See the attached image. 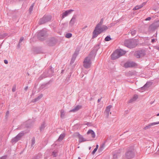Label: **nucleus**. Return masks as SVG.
Listing matches in <instances>:
<instances>
[{
  "mask_svg": "<svg viewBox=\"0 0 159 159\" xmlns=\"http://www.w3.org/2000/svg\"><path fill=\"white\" fill-rule=\"evenodd\" d=\"M157 116H159V113H158V114H157Z\"/></svg>",
  "mask_w": 159,
  "mask_h": 159,
  "instance_id": "nucleus-59",
  "label": "nucleus"
},
{
  "mask_svg": "<svg viewBox=\"0 0 159 159\" xmlns=\"http://www.w3.org/2000/svg\"><path fill=\"white\" fill-rule=\"evenodd\" d=\"M65 136V134L63 133L61 134L59 137L58 139V140L59 141H61L63 139Z\"/></svg>",
  "mask_w": 159,
  "mask_h": 159,
  "instance_id": "nucleus-27",
  "label": "nucleus"
},
{
  "mask_svg": "<svg viewBox=\"0 0 159 159\" xmlns=\"http://www.w3.org/2000/svg\"><path fill=\"white\" fill-rule=\"evenodd\" d=\"M24 40V38L23 37H21L20 38V40H19V43H20Z\"/></svg>",
  "mask_w": 159,
  "mask_h": 159,
  "instance_id": "nucleus-43",
  "label": "nucleus"
},
{
  "mask_svg": "<svg viewBox=\"0 0 159 159\" xmlns=\"http://www.w3.org/2000/svg\"><path fill=\"white\" fill-rule=\"evenodd\" d=\"M65 112L63 110H61L60 111V116L62 118H63L65 116Z\"/></svg>",
  "mask_w": 159,
  "mask_h": 159,
  "instance_id": "nucleus-26",
  "label": "nucleus"
},
{
  "mask_svg": "<svg viewBox=\"0 0 159 159\" xmlns=\"http://www.w3.org/2000/svg\"><path fill=\"white\" fill-rule=\"evenodd\" d=\"M56 40L54 38H52L48 39L47 41V43L50 46H53L56 43Z\"/></svg>",
  "mask_w": 159,
  "mask_h": 159,
  "instance_id": "nucleus-12",
  "label": "nucleus"
},
{
  "mask_svg": "<svg viewBox=\"0 0 159 159\" xmlns=\"http://www.w3.org/2000/svg\"><path fill=\"white\" fill-rule=\"evenodd\" d=\"M7 157V156H4L1 157V159H6Z\"/></svg>",
  "mask_w": 159,
  "mask_h": 159,
  "instance_id": "nucleus-45",
  "label": "nucleus"
},
{
  "mask_svg": "<svg viewBox=\"0 0 159 159\" xmlns=\"http://www.w3.org/2000/svg\"><path fill=\"white\" fill-rule=\"evenodd\" d=\"M9 111H7L6 113V116H8V115L9 114Z\"/></svg>",
  "mask_w": 159,
  "mask_h": 159,
  "instance_id": "nucleus-49",
  "label": "nucleus"
},
{
  "mask_svg": "<svg viewBox=\"0 0 159 159\" xmlns=\"http://www.w3.org/2000/svg\"><path fill=\"white\" fill-rule=\"evenodd\" d=\"M78 138L79 139V141L80 143L87 141V140L84 139L81 135Z\"/></svg>",
  "mask_w": 159,
  "mask_h": 159,
  "instance_id": "nucleus-24",
  "label": "nucleus"
},
{
  "mask_svg": "<svg viewBox=\"0 0 159 159\" xmlns=\"http://www.w3.org/2000/svg\"><path fill=\"white\" fill-rule=\"evenodd\" d=\"M87 25H86L84 27H83L82 28V30H83L84 29H85V28H87Z\"/></svg>",
  "mask_w": 159,
  "mask_h": 159,
  "instance_id": "nucleus-52",
  "label": "nucleus"
},
{
  "mask_svg": "<svg viewBox=\"0 0 159 159\" xmlns=\"http://www.w3.org/2000/svg\"><path fill=\"white\" fill-rule=\"evenodd\" d=\"M43 96V94H41L40 95L38 96L37 98H36L34 99H33L32 102H36L38 101Z\"/></svg>",
  "mask_w": 159,
  "mask_h": 159,
  "instance_id": "nucleus-22",
  "label": "nucleus"
},
{
  "mask_svg": "<svg viewBox=\"0 0 159 159\" xmlns=\"http://www.w3.org/2000/svg\"><path fill=\"white\" fill-rule=\"evenodd\" d=\"M125 68L133 67L137 66V64L135 62L132 61H127L124 64Z\"/></svg>",
  "mask_w": 159,
  "mask_h": 159,
  "instance_id": "nucleus-11",
  "label": "nucleus"
},
{
  "mask_svg": "<svg viewBox=\"0 0 159 159\" xmlns=\"http://www.w3.org/2000/svg\"><path fill=\"white\" fill-rule=\"evenodd\" d=\"M58 151L57 150H54L52 153V155L53 157H56L58 155Z\"/></svg>",
  "mask_w": 159,
  "mask_h": 159,
  "instance_id": "nucleus-28",
  "label": "nucleus"
},
{
  "mask_svg": "<svg viewBox=\"0 0 159 159\" xmlns=\"http://www.w3.org/2000/svg\"><path fill=\"white\" fill-rule=\"evenodd\" d=\"M32 159H35V158H34V157L32 158Z\"/></svg>",
  "mask_w": 159,
  "mask_h": 159,
  "instance_id": "nucleus-62",
  "label": "nucleus"
},
{
  "mask_svg": "<svg viewBox=\"0 0 159 159\" xmlns=\"http://www.w3.org/2000/svg\"><path fill=\"white\" fill-rule=\"evenodd\" d=\"M122 149H120L118 150H116L112 153L113 159H117L118 157L121 156V153L122 152Z\"/></svg>",
  "mask_w": 159,
  "mask_h": 159,
  "instance_id": "nucleus-10",
  "label": "nucleus"
},
{
  "mask_svg": "<svg viewBox=\"0 0 159 159\" xmlns=\"http://www.w3.org/2000/svg\"><path fill=\"white\" fill-rule=\"evenodd\" d=\"M98 145H97L95 148L98 149Z\"/></svg>",
  "mask_w": 159,
  "mask_h": 159,
  "instance_id": "nucleus-55",
  "label": "nucleus"
},
{
  "mask_svg": "<svg viewBox=\"0 0 159 159\" xmlns=\"http://www.w3.org/2000/svg\"><path fill=\"white\" fill-rule=\"evenodd\" d=\"M87 71H85V72H84V73L85 74H86L87 73Z\"/></svg>",
  "mask_w": 159,
  "mask_h": 159,
  "instance_id": "nucleus-57",
  "label": "nucleus"
},
{
  "mask_svg": "<svg viewBox=\"0 0 159 159\" xmlns=\"http://www.w3.org/2000/svg\"><path fill=\"white\" fill-rule=\"evenodd\" d=\"M119 57L116 50L111 55V58L113 60H115Z\"/></svg>",
  "mask_w": 159,
  "mask_h": 159,
  "instance_id": "nucleus-14",
  "label": "nucleus"
},
{
  "mask_svg": "<svg viewBox=\"0 0 159 159\" xmlns=\"http://www.w3.org/2000/svg\"><path fill=\"white\" fill-rule=\"evenodd\" d=\"M20 43H19L18 45V46L19 47L20 46Z\"/></svg>",
  "mask_w": 159,
  "mask_h": 159,
  "instance_id": "nucleus-56",
  "label": "nucleus"
},
{
  "mask_svg": "<svg viewBox=\"0 0 159 159\" xmlns=\"http://www.w3.org/2000/svg\"><path fill=\"white\" fill-rule=\"evenodd\" d=\"M34 3H33L31 6L30 7L29 9V11L30 13H31V11H33V7L34 5Z\"/></svg>",
  "mask_w": 159,
  "mask_h": 159,
  "instance_id": "nucleus-37",
  "label": "nucleus"
},
{
  "mask_svg": "<svg viewBox=\"0 0 159 159\" xmlns=\"http://www.w3.org/2000/svg\"><path fill=\"white\" fill-rule=\"evenodd\" d=\"M47 84L42 85L39 88V90H41L44 89V88H46L47 87Z\"/></svg>",
  "mask_w": 159,
  "mask_h": 159,
  "instance_id": "nucleus-32",
  "label": "nucleus"
},
{
  "mask_svg": "<svg viewBox=\"0 0 159 159\" xmlns=\"http://www.w3.org/2000/svg\"><path fill=\"white\" fill-rule=\"evenodd\" d=\"M135 156V150L133 146L129 147L127 150L125 155L123 156V159H131Z\"/></svg>",
  "mask_w": 159,
  "mask_h": 159,
  "instance_id": "nucleus-1",
  "label": "nucleus"
},
{
  "mask_svg": "<svg viewBox=\"0 0 159 159\" xmlns=\"http://www.w3.org/2000/svg\"><path fill=\"white\" fill-rule=\"evenodd\" d=\"M155 26L154 25H151L150 26V28L151 29H154L155 28Z\"/></svg>",
  "mask_w": 159,
  "mask_h": 159,
  "instance_id": "nucleus-40",
  "label": "nucleus"
},
{
  "mask_svg": "<svg viewBox=\"0 0 159 159\" xmlns=\"http://www.w3.org/2000/svg\"><path fill=\"white\" fill-rule=\"evenodd\" d=\"M81 108V106L80 105H77L73 109L70 111V112H75Z\"/></svg>",
  "mask_w": 159,
  "mask_h": 159,
  "instance_id": "nucleus-18",
  "label": "nucleus"
},
{
  "mask_svg": "<svg viewBox=\"0 0 159 159\" xmlns=\"http://www.w3.org/2000/svg\"><path fill=\"white\" fill-rule=\"evenodd\" d=\"M83 66L84 67L88 69L91 66V60L89 57H86L84 60L83 62Z\"/></svg>",
  "mask_w": 159,
  "mask_h": 159,
  "instance_id": "nucleus-7",
  "label": "nucleus"
},
{
  "mask_svg": "<svg viewBox=\"0 0 159 159\" xmlns=\"http://www.w3.org/2000/svg\"><path fill=\"white\" fill-rule=\"evenodd\" d=\"M151 17H148L147 18H146L145 19V20H151Z\"/></svg>",
  "mask_w": 159,
  "mask_h": 159,
  "instance_id": "nucleus-46",
  "label": "nucleus"
},
{
  "mask_svg": "<svg viewBox=\"0 0 159 159\" xmlns=\"http://www.w3.org/2000/svg\"><path fill=\"white\" fill-rule=\"evenodd\" d=\"M72 34L70 33H68L65 35V37L67 38H70L72 37Z\"/></svg>",
  "mask_w": 159,
  "mask_h": 159,
  "instance_id": "nucleus-33",
  "label": "nucleus"
},
{
  "mask_svg": "<svg viewBox=\"0 0 159 159\" xmlns=\"http://www.w3.org/2000/svg\"><path fill=\"white\" fill-rule=\"evenodd\" d=\"M4 63L5 64H7L8 63V61L6 60H4Z\"/></svg>",
  "mask_w": 159,
  "mask_h": 159,
  "instance_id": "nucleus-48",
  "label": "nucleus"
},
{
  "mask_svg": "<svg viewBox=\"0 0 159 159\" xmlns=\"http://www.w3.org/2000/svg\"><path fill=\"white\" fill-rule=\"evenodd\" d=\"M107 29V26L103 25L101 27V25H97L93 33V38L97 37L98 35L106 30Z\"/></svg>",
  "mask_w": 159,
  "mask_h": 159,
  "instance_id": "nucleus-2",
  "label": "nucleus"
},
{
  "mask_svg": "<svg viewBox=\"0 0 159 159\" xmlns=\"http://www.w3.org/2000/svg\"><path fill=\"white\" fill-rule=\"evenodd\" d=\"M16 85H14L12 87V91L13 92H15L16 91Z\"/></svg>",
  "mask_w": 159,
  "mask_h": 159,
  "instance_id": "nucleus-39",
  "label": "nucleus"
},
{
  "mask_svg": "<svg viewBox=\"0 0 159 159\" xmlns=\"http://www.w3.org/2000/svg\"><path fill=\"white\" fill-rule=\"evenodd\" d=\"M45 124L44 122L43 123V124L41 125L40 128V129L41 131L43 130L45 127Z\"/></svg>",
  "mask_w": 159,
  "mask_h": 159,
  "instance_id": "nucleus-34",
  "label": "nucleus"
},
{
  "mask_svg": "<svg viewBox=\"0 0 159 159\" xmlns=\"http://www.w3.org/2000/svg\"><path fill=\"white\" fill-rule=\"evenodd\" d=\"M74 137L79 138L81 135L78 132H76L73 134Z\"/></svg>",
  "mask_w": 159,
  "mask_h": 159,
  "instance_id": "nucleus-36",
  "label": "nucleus"
},
{
  "mask_svg": "<svg viewBox=\"0 0 159 159\" xmlns=\"http://www.w3.org/2000/svg\"><path fill=\"white\" fill-rule=\"evenodd\" d=\"M111 107H112L110 105V108H111Z\"/></svg>",
  "mask_w": 159,
  "mask_h": 159,
  "instance_id": "nucleus-61",
  "label": "nucleus"
},
{
  "mask_svg": "<svg viewBox=\"0 0 159 159\" xmlns=\"http://www.w3.org/2000/svg\"><path fill=\"white\" fill-rule=\"evenodd\" d=\"M78 159H81L80 158V157H78Z\"/></svg>",
  "mask_w": 159,
  "mask_h": 159,
  "instance_id": "nucleus-63",
  "label": "nucleus"
},
{
  "mask_svg": "<svg viewBox=\"0 0 159 159\" xmlns=\"http://www.w3.org/2000/svg\"><path fill=\"white\" fill-rule=\"evenodd\" d=\"M87 134L90 135L92 137L94 138L95 137V135L94 132L91 129H89L87 132Z\"/></svg>",
  "mask_w": 159,
  "mask_h": 159,
  "instance_id": "nucleus-20",
  "label": "nucleus"
},
{
  "mask_svg": "<svg viewBox=\"0 0 159 159\" xmlns=\"http://www.w3.org/2000/svg\"><path fill=\"white\" fill-rule=\"evenodd\" d=\"M103 20L102 19H101L100 20V22H99V23H98L97 25H98H98H101L102 26V23H103Z\"/></svg>",
  "mask_w": 159,
  "mask_h": 159,
  "instance_id": "nucleus-38",
  "label": "nucleus"
},
{
  "mask_svg": "<svg viewBox=\"0 0 159 159\" xmlns=\"http://www.w3.org/2000/svg\"><path fill=\"white\" fill-rule=\"evenodd\" d=\"M42 155L40 154H39L38 155L34 156V157L36 159H39L42 157Z\"/></svg>",
  "mask_w": 159,
  "mask_h": 159,
  "instance_id": "nucleus-35",
  "label": "nucleus"
},
{
  "mask_svg": "<svg viewBox=\"0 0 159 159\" xmlns=\"http://www.w3.org/2000/svg\"><path fill=\"white\" fill-rule=\"evenodd\" d=\"M109 106L107 107L106 111L105 112V115L107 117H108L109 116Z\"/></svg>",
  "mask_w": 159,
  "mask_h": 159,
  "instance_id": "nucleus-23",
  "label": "nucleus"
},
{
  "mask_svg": "<svg viewBox=\"0 0 159 159\" xmlns=\"http://www.w3.org/2000/svg\"><path fill=\"white\" fill-rule=\"evenodd\" d=\"M152 83L151 82H147L141 88V89L142 90H145L149 87L152 85Z\"/></svg>",
  "mask_w": 159,
  "mask_h": 159,
  "instance_id": "nucleus-15",
  "label": "nucleus"
},
{
  "mask_svg": "<svg viewBox=\"0 0 159 159\" xmlns=\"http://www.w3.org/2000/svg\"><path fill=\"white\" fill-rule=\"evenodd\" d=\"M51 19L50 16H44L42 18L40 19L39 21V24L42 25L50 21Z\"/></svg>",
  "mask_w": 159,
  "mask_h": 159,
  "instance_id": "nucleus-5",
  "label": "nucleus"
},
{
  "mask_svg": "<svg viewBox=\"0 0 159 159\" xmlns=\"http://www.w3.org/2000/svg\"><path fill=\"white\" fill-rule=\"evenodd\" d=\"M96 47V49L94 48L90 52L89 56L87 57H89L90 60L94 59L96 53L97 51L99 48V45L96 46L95 48Z\"/></svg>",
  "mask_w": 159,
  "mask_h": 159,
  "instance_id": "nucleus-6",
  "label": "nucleus"
},
{
  "mask_svg": "<svg viewBox=\"0 0 159 159\" xmlns=\"http://www.w3.org/2000/svg\"><path fill=\"white\" fill-rule=\"evenodd\" d=\"M97 149L96 148H95L94 150H93V151L92 152V154H94L95 153V152H96V151H97Z\"/></svg>",
  "mask_w": 159,
  "mask_h": 159,
  "instance_id": "nucleus-44",
  "label": "nucleus"
},
{
  "mask_svg": "<svg viewBox=\"0 0 159 159\" xmlns=\"http://www.w3.org/2000/svg\"><path fill=\"white\" fill-rule=\"evenodd\" d=\"M146 2H144L142 4H141L139 5L136 6L135 7H134L133 8V10H135L139 9L142 8L146 4Z\"/></svg>",
  "mask_w": 159,
  "mask_h": 159,
  "instance_id": "nucleus-19",
  "label": "nucleus"
},
{
  "mask_svg": "<svg viewBox=\"0 0 159 159\" xmlns=\"http://www.w3.org/2000/svg\"><path fill=\"white\" fill-rule=\"evenodd\" d=\"M105 40L106 41H109V36H107L105 39Z\"/></svg>",
  "mask_w": 159,
  "mask_h": 159,
  "instance_id": "nucleus-41",
  "label": "nucleus"
},
{
  "mask_svg": "<svg viewBox=\"0 0 159 159\" xmlns=\"http://www.w3.org/2000/svg\"><path fill=\"white\" fill-rule=\"evenodd\" d=\"M116 50L119 57L123 56L126 53L125 51L121 49H117Z\"/></svg>",
  "mask_w": 159,
  "mask_h": 159,
  "instance_id": "nucleus-17",
  "label": "nucleus"
},
{
  "mask_svg": "<svg viewBox=\"0 0 159 159\" xmlns=\"http://www.w3.org/2000/svg\"><path fill=\"white\" fill-rule=\"evenodd\" d=\"M28 89V86H26V87H25V88L24 89L25 91H26L27 90V89Z\"/></svg>",
  "mask_w": 159,
  "mask_h": 159,
  "instance_id": "nucleus-50",
  "label": "nucleus"
},
{
  "mask_svg": "<svg viewBox=\"0 0 159 159\" xmlns=\"http://www.w3.org/2000/svg\"><path fill=\"white\" fill-rule=\"evenodd\" d=\"M7 36V34H4V36H2V37H4Z\"/></svg>",
  "mask_w": 159,
  "mask_h": 159,
  "instance_id": "nucleus-54",
  "label": "nucleus"
},
{
  "mask_svg": "<svg viewBox=\"0 0 159 159\" xmlns=\"http://www.w3.org/2000/svg\"><path fill=\"white\" fill-rule=\"evenodd\" d=\"M91 148V147H89V150H90Z\"/></svg>",
  "mask_w": 159,
  "mask_h": 159,
  "instance_id": "nucleus-60",
  "label": "nucleus"
},
{
  "mask_svg": "<svg viewBox=\"0 0 159 159\" xmlns=\"http://www.w3.org/2000/svg\"><path fill=\"white\" fill-rule=\"evenodd\" d=\"M47 35V31L45 30H42L38 32L37 37L39 40L43 41L44 40Z\"/></svg>",
  "mask_w": 159,
  "mask_h": 159,
  "instance_id": "nucleus-4",
  "label": "nucleus"
},
{
  "mask_svg": "<svg viewBox=\"0 0 159 159\" xmlns=\"http://www.w3.org/2000/svg\"><path fill=\"white\" fill-rule=\"evenodd\" d=\"M145 54L144 51L140 50L135 52L134 55L137 58H139L144 56Z\"/></svg>",
  "mask_w": 159,
  "mask_h": 159,
  "instance_id": "nucleus-9",
  "label": "nucleus"
},
{
  "mask_svg": "<svg viewBox=\"0 0 159 159\" xmlns=\"http://www.w3.org/2000/svg\"><path fill=\"white\" fill-rule=\"evenodd\" d=\"M73 11V10L71 9L67 10L63 13L61 15V19H63L65 17L67 16L69 14H70Z\"/></svg>",
  "mask_w": 159,
  "mask_h": 159,
  "instance_id": "nucleus-13",
  "label": "nucleus"
},
{
  "mask_svg": "<svg viewBox=\"0 0 159 159\" xmlns=\"http://www.w3.org/2000/svg\"><path fill=\"white\" fill-rule=\"evenodd\" d=\"M24 133L23 131H21L19 133L17 136L12 139L11 142L12 143H15L19 140L24 135Z\"/></svg>",
  "mask_w": 159,
  "mask_h": 159,
  "instance_id": "nucleus-8",
  "label": "nucleus"
},
{
  "mask_svg": "<svg viewBox=\"0 0 159 159\" xmlns=\"http://www.w3.org/2000/svg\"><path fill=\"white\" fill-rule=\"evenodd\" d=\"M103 146H104V145H102V146L101 147V148H100L99 149V150L100 149H102V150L103 148Z\"/></svg>",
  "mask_w": 159,
  "mask_h": 159,
  "instance_id": "nucleus-53",
  "label": "nucleus"
},
{
  "mask_svg": "<svg viewBox=\"0 0 159 159\" xmlns=\"http://www.w3.org/2000/svg\"><path fill=\"white\" fill-rule=\"evenodd\" d=\"M158 124H159V121L150 123L148 124V125L150 128L153 127V126H155L156 125Z\"/></svg>",
  "mask_w": 159,
  "mask_h": 159,
  "instance_id": "nucleus-25",
  "label": "nucleus"
},
{
  "mask_svg": "<svg viewBox=\"0 0 159 159\" xmlns=\"http://www.w3.org/2000/svg\"><path fill=\"white\" fill-rule=\"evenodd\" d=\"M101 100V98H99L98 100V102H99Z\"/></svg>",
  "mask_w": 159,
  "mask_h": 159,
  "instance_id": "nucleus-51",
  "label": "nucleus"
},
{
  "mask_svg": "<svg viewBox=\"0 0 159 159\" xmlns=\"http://www.w3.org/2000/svg\"><path fill=\"white\" fill-rule=\"evenodd\" d=\"M26 127H30V126H29V125H26Z\"/></svg>",
  "mask_w": 159,
  "mask_h": 159,
  "instance_id": "nucleus-58",
  "label": "nucleus"
},
{
  "mask_svg": "<svg viewBox=\"0 0 159 159\" xmlns=\"http://www.w3.org/2000/svg\"><path fill=\"white\" fill-rule=\"evenodd\" d=\"M136 32L137 31L136 30L133 29L130 30L129 33H131L132 36H134L135 35Z\"/></svg>",
  "mask_w": 159,
  "mask_h": 159,
  "instance_id": "nucleus-29",
  "label": "nucleus"
},
{
  "mask_svg": "<svg viewBox=\"0 0 159 159\" xmlns=\"http://www.w3.org/2000/svg\"><path fill=\"white\" fill-rule=\"evenodd\" d=\"M155 39H152L151 40V42L152 43H154L155 42Z\"/></svg>",
  "mask_w": 159,
  "mask_h": 159,
  "instance_id": "nucleus-47",
  "label": "nucleus"
},
{
  "mask_svg": "<svg viewBox=\"0 0 159 159\" xmlns=\"http://www.w3.org/2000/svg\"><path fill=\"white\" fill-rule=\"evenodd\" d=\"M76 21V18L75 16H73L70 20L69 22V26L72 27L74 25Z\"/></svg>",
  "mask_w": 159,
  "mask_h": 159,
  "instance_id": "nucleus-16",
  "label": "nucleus"
},
{
  "mask_svg": "<svg viewBox=\"0 0 159 159\" xmlns=\"http://www.w3.org/2000/svg\"><path fill=\"white\" fill-rule=\"evenodd\" d=\"M35 143V138H33L31 139V147L33 148H34L33 145Z\"/></svg>",
  "mask_w": 159,
  "mask_h": 159,
  "instance_id": "nucleus-31",
  "label": "nucleus"
},
{
  "mask_svg": "<svg viewBox=\"0 0 159 159\" xmlns=\"http://www.w3.org/2000/svg\"><path fill=\"white\" fill-rule=\"evenodd\" d=\"M92 99V98H91L90 99V100H91Z\"/></svg>",
  "mask_w": 159,
  "mask_h": 159,
  "instance_id": "nucleus-64",
  "label": "nucleus"
},
{
  "mask_svg": "<svg viewBox=\"0 0 159 159\" xmlns=\"http://www.w3.org/2000/svg\"><path fill=\"white\" fill-rule=\"evenodd\" d=\"M124 44L125 46L130 48H134L137 45V41L133 39L125 40Z\"/></svg>",
  "mask_w": 159,
  "mask_h": 159,
  "instance_id": "nucleus-3",
  "label": "nucleus"
},
{
  "mask_svg": "<svg viewBox=\"0 0 159 159\" xmlns=\"http://www.w3.org/2000/svg\"><path fill=\"white\" fill-rule=\"evenodd\" d=\"M138 98V96L137 94H135L133 98L131 99L129 101V103H131L135 101Z\"/></svg>",
  "mask_w": 159,
  "mask_h": 159,
  "instance_id": "nucleus-21",
  "label": "nucleus"
},
{
  "mask_svg": "<svg viewBox=\"0 0 159 159\" xmlns=\"http://www.w3.org/2000/svg\"><path fill=\"white\" fill-rule=\"evenodd\" d=\"M150 128L149 127V126L148 124L144 128V129L145 130H147V129H150Z\"/></svg>",
  "mask_w": 159,
  "mask_h": 159,
  "instance_id": "nucleus-42",
  "label": "nucleus"
},
{
  "mask_svg": "<svg viewBox=\"0 0 159 159\" xmlns=\"http://www.w3.org/2000/svg\"><path fill=\"white\" fill-rule=\"evenodd\" d=\"M77 55V54L75 53L73 56V57H72L71 62L72 63H73L74 61L75 60V58L76 57Z\"/></svg>",
  "mask_w": 159,
  "mask_h": 159,
  "instance_id": "nucleus-30",
  "label": "nucleus"
}]
</instances>
